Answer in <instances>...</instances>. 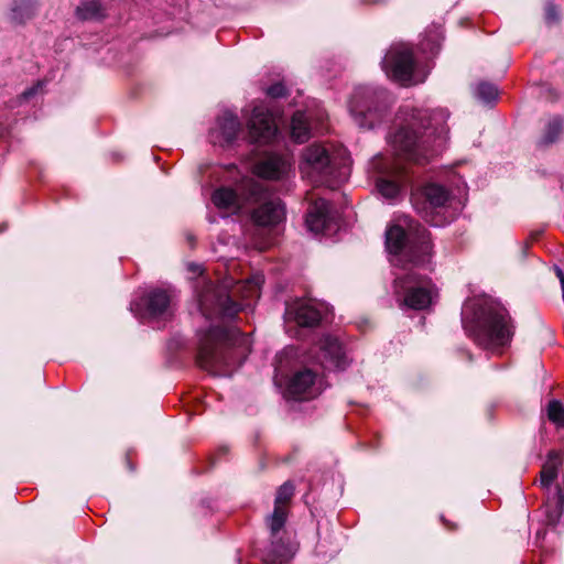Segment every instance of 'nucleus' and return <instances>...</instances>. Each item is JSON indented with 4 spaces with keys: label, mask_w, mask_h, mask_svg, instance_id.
Listing matches in <instances>:
<instances>
[{
    "label": "nucleus",
    "mask_w": 564,
    "mask_h": 564,
    "mask_svg": "<svg viewBox=\"0 0 564 564\" xmlns=\"http://www.w3.org/2000/svg\"><path fill=\"white\" fill-rule=\"evenodd\" d=\"M263 282L264 278L261 273H256L242 281L226 276L218 284L205 280L198 282L196 285L198 307L202 315L212 322L207 330L198 333L197 362L204 370L219 376H229L239 365L234 346L240 333L236 328L226 327L224 321L234 318L238 312L249 307L254 300L259 299Z\"/></svg>",
    "instance_id": "nucleus-1"
},
{
    "label": "nucleus",
    "mask_w": 564,
    "mask_h": 564,
    "mask_svg": "<svg viewBox=\"0 0 564 564\" xmlns=\"http://www.w3.org/2000/svg\"><path fill=\"white\" fill-rule=\"evenodd\" d=\"M400 115L402 124L390 138L397 155L423 164L442 152L448 134V113L444 109H410L404 106Z\"/></svg>",
    "instance_id": "nucleus-2"
},
{
    "label": "nucleus",
    "mask_w": 564,
    "mask_h": 564,
    "mask_svg": "<svg viewBox=\"0 0 564 564\" xmlns=\"http://www.w3.org/2000/svg\"><path fill=\"white\" fill-rule=\"evenodd\" d=\"M388 94L383 89L358 87L349 101V112L360 128L372 129L387 108Z\"/></svg>",
    "instance_id": "nucleus-8"
},
{
    "label": "nucleus",
    "mask_w": 564,
    "mask_h": 564,
    "mask_svg": "<svg viewBox=\"0 0 564 564\" xmlns=\"http://www.w3.org/2000/svg\"><path fill=\"white\" fill-rule=\"evenodd\" d=\"M297 350L286 347L275 356L274 382L284 383L283 394L291 400H312L326 388L324 377L311 368L296 369Z\"/></svg>",
    "instance_id": "nucleus-4"
},
{
    "label": "nucleus",
    "mask_w": 564,
    "mask_h": 564,
    "mask_svg": "<svg viewBox=\"0 0 564 564\" xmlns=\"http://www.w3.org/2000/svg\"><path fill=\"white\" fill-rule=\"evenodd\" d=\"M382 68L392 79L402 85H414L422 79L414 75V58L412 51L404 44L392 46L382 59Z\"/></svg>",
    "instance_id": "nucleus-11"
},
{
    "label": "nucleus",
    "mask_w": 564,
    "mask_h": 564,
    "mask_svg": "<svg viewBox=\"0 0 564 564\" xmlns=\"http://www.w3.org/2000/svg\"><path fill=\"white\" fill-rule=\"evenodd\" d=\"M250 142L269 143L276 134L272 113L263 104L256 105L247 122Z\"/></svg>",
    "instance_id": "nucleus-14"
},
{
    "label": "nucleus",
    "mask_w": 564,
    "mask_h": 564,
    "mask_svg": "<svg viewBox=\"0 0 564 564\" xmlns=\"http://www.w3.org/2000/svg\"><path fill=\"white\" fill-rule=\"evenodd\" d=\"M283 532V529L273 536L271 535V550L265 556V561L270 563L275 562H286L289 561L295 553L296 549L293 543H291L289 540H284L283 536H281V533Z\"/></svg>",
    "instance_id": "nucleus-22"
},
{
    "label": "nucleus",
    "mask_w": 564,
    "mask_h": 564,
    "mask_svg": "<svg viewBox=\"0 0 564 564\" xmlns=\"http://www.w3.org/2000/svg\"><path fill=\"white\" fill-rule=\"evenodd\" d=\"M327 306L307 299H296L286 303L285 323H295L301 327H313L319 324L327 313Z\"/></svg>",
    "instance_id": "nucleus-13"
},
{
    "label": "nucleus",
    "mask_w": 564,
    "mask_h": 564,
    "mask_svg": "<svg viewBox=\"0 0 564 564\" xmlns=\"http://www.w3.org/2000/svg\"><path fill=\"white\" fill-rule=\"evenodd\" d=\"M330 205L324 198L315 199L306 214L305 224L310 231L319 234L323 232L330 220Z\"/></svg>",
    "instance_id": "nucleus-21"
},
{
    "label": "nucleus",
    "mask_w": 564,
    "mask_h": 564,
    "mask_svg": "<svg viewBox=\"0 0 564 564\" xmlns=\"http://www.w3.org/2000/svg\"><path fill=\"white\" fill-rule=\"evenodd\" d=\"M248 204H257L251 220L259 228H272L285 218V207L279 198H270L264 186L256 181L248 185Z\"/></svg>",
    "instance_id": "nucleus-9"
},
{
    "label": "nucleus",
    "mask_w": 564,
    "mask_h": 564,
    "mask_svg": "<svg viewBox=\"0 0 564 564\" xmlns=\"http://www.w3.org/2000/svg\"><path fill=\"white\" fill-rule=\"evenodd\" d=\"M272 245L271 238L264 239L262 241L256 242V247L260 250H265Z\"/></svg>",
    "instance_id": "nucleus-34"
},
{
    "label": "nucleus",
    "mask_w": 564,
    "mask_h": 564,
    "mask_svg": "<svg viewBox=\"0 0 564 564\" xmlns=\"http://www.w3.org/2000/svg\"><path fill=\"white\" fill-rule=\"evenodd\" d=\"M465 330L475 343L494 352L510 344L513 330L508 311L489 297L468 300L462 311Z\"/></svg>",
    "instance_id": "nucleus-3"
},
{
    "label": "nucleus",
    "mask_w": 564,
    "mask_h": 564,
    "mask_svg": "<svg viewBox=\"0 0 564 564\" xmlns=\"http://www.w3.org/2000/svg\"><path fill=\"white\" fill-rule=\"evenodd\" d=\"M250 182L256 181L247 180L243 182L240 192L227 186L215 189L212 195L213 204L226 216L237 214L248 204L246 198L248 196V185Z\"/></svg>",
    "instance_id": "nucleus-16"
},
{
    "label": "nucleus",
    "mask_w": 564,
    "mask_h": 564,
    "mask_svg": "<svg viewBox=\"0 0 564 564\" xmlns=\"http://www.w3.org/2000/svg\"><path fill=\"white\" fill-rule=\"evenodd\" d=\"M37 8V0H13L10 19L17 24H23L36 14Z\"/></svg>",
    "instance_id": "nucleus-23"
},
{
    "label": "nucleus",
    "mask_w": 564,
    "mask_h": 564,
    "mask_svg": "<svg viewBox=\"0 0 564 564\" xmlns=\"http://www.w3.org/2000/svg\"><path fill=\"white\" fill-rule=\"evenodd\" d=\"M556 275H557V278L560 279V282H561L562 295H563V301H564V273L558 268L556 269Z\"/></svg>",
    "instance_id": "nucleus-35"
},
{
    "label": "nucleus",
    "mask_w": 564,
    "mask_h": 564,
    "mask_svg": "<svg viewBox=\"0 0 564 564\" xmlns=\"http://www.w3.org/2000/svg\"><path fill=\"white\" fill-rule=\"evenodd\" d=\"M421 267H405V273L394 279V293L401 306L421 311L430 307L436 296L432 280L417 272Z\"/></svg>",
    "instance_id": "nucleus-7"
},
{
    "label": "nucleus",
    "mask_w": 564,
    "mask_h": 564,
    "mask_svg": "<svg viewBox=\"0 0 564 564\" xmlns=\"http://www.w3.org/2000/svg\"><path fill=\"white\" fill-rule=\"evenodd\" d=\"M545 17L550 22L556 21L558 19V12L554 4L550 3L545 8Z\"/></svg>",
    "instance_id": "nucleus-32"
},
{
    "label": "nucleus",
    "mask_w": 564,
    "mask_h": 564,
    "mask_svg": "<svg viewBox=\"0 0 564 564\" xmlns=\"http://www.w3.org/2000/svg\"><path fill=\"white\" fill-rule=\"evenodd\" d=\"M449 194L445 187L438 184H427L420 193L412 194V203L415 209L422 215L426 223L440 227L445 223L438 219L434 212L445 206Z\"/></svg>",
    "instance_id": "nucleus-12"
},
{
    "label": "nucleus",
    "mask_w": 564,
    "mask_h": 564,
    "mask_svg": "<svg viewBox=\"0 0 564 564\" xmlns=\"http://www.w3.org/2000/svg\"><path fill=\"white\" fill-rule=\"evenodd\" d=\"M375 172L376 187L386 199H397L409 184V175L403 166L378 156L371 162Z\"/></svg>",
    "instance_id": "nucleus-10"
},
{
    "label": "nucleus",
    "mask_w": 564,
    "mask_h": 564,
    "mask_svg": "<svg viewBox=\"0 0 564 564\" xmlns=\"http://www.w3.org/2000/svg\"><path fill=\"white\" fill-rule=\"evenodd\" d=\"M291 170V160L285 155L270 154L254 165V173L265 180H281Z\"/></svg>",
    "instance_id": "nucleus-19"
},
{
    "label": "nucleus",
    "mask_w": 564,
    "mask_h": 564,
    "mask_svg": "<svg viewBox=\"0 0 564 564\" xmlns=\"http://www.w3.org/2000/svg\"><path fill=\"white\" fill-rule=\"evenodd\" d=\"M286 94L285 86L282 83H276L268 87L267 95L273 98L283 97Z\"/></svg>",
    "instance_id": "nucleus-31"
},
{
    "label": "nucleus",
    "mask_w": 564,
    "mask_h": 564,
    "mask_svg": "<svg viewBox=\"0 0 564 564\" xmlns=\"http://www.w3.org/2000/svg\"><path fill=\"white\" fill-rule=\"evenodd\" d=\"M173 296L167 290H150L142 299L144 315L151 318L166 316L170 313Z\"/></svg>",
    "instance_id": "nucleus-20"
},
{
    "label": "nucleus",
    "mask_w": 564,
    "mask_h": 564,
    "mask_svg": "<svg viewBox=\"0 0 564 564\" xmlns=\"http://www.w3.org/2000/svg\"><path fill=\"white\" fill-rule=\"evenodd\" d=\"M406 235L400 225L390 226L386 231V247L393 254L394 265L425 267L430 262L432 245L427 230L421 225L406 223Z\"/></svg>",
    "instance_id": "nucleus-5"
},
{
    "label": "nucleus",
    "mask_w": 564,
    "mask_h": 564,
    "mask_svg": "<svg viewBox=\"0 0 564 564\" xmlns=\"http://www.w3.org/2000/svg\"><path fill=\"white\" fill-rule=\"evenodd\" d=\"M546 411L552 423H564V405L558 400L550 401Z\"/></svg>",
    "instance_id": "nucleus-30"
},
{
    "label": "nucleus",
    "mask_w": 564,
    "mask_h": 564,
    "mask_svg": "<svg viewBox=\"0 0 564 564\" xmlns=\"http://www.w3.org/2000/svg\"><path fill=\"white\" fill-rule=\"evenodd\" d=\"M293 495L294 486L291 481L284 482L276 491L273 512L265 520L273 536L284 529L289 514V503Z\"/></svg>",
    "instance_id": "nucleus-17"
},
{
    "label": "nucleus",
    "mask_w": 564,
    "mask_h": 564,
    "mask_svg": "<svg viewBox=\"0 0 564 564\" xmlns=\"http://www.w3.org/2000/svg\"><path fill=\"white\" fill-rule=\"evenodd\" d=\"M139 303H131L130 310L135 314L140 313Z\"/></svg>",
    "instance_id": "nucleus-37"
},
{
    "label": "nucleus",
    "mask_w": 564,
    "mask_h": 564,
    "mask_svg": "<svg viewBox=\"0 0 564 564\" xmlns=\"http://www.w3.org/2000/svg\"><path fill=\"white\" fill-rule=\"evenodd\" d=\"M561 464L562 458L560 452H550L547 459L541 469L540 482L543 488H549L552 485V482L557 478L558 468Z\"/></svg>",
    "instance_id": "nucleus-24"
},
{
    "label": "nucleus",
    "mask_w": 564,
    "mask_h": 564,
    "mask_svg": "<svg viewBox=\"0 0 564 564\" xmlns=\"http://www.w3.org/2000/svg\"><path fill=\"white\" fill-rule=\"evenodd\" d=\"M562 129H563V121L561 118L556 117V118L551 119L545 128V132L542 138V142L544 144H550V143L555 142L558 139V137L562 132Z\"/></svg>",
    "instance_id": "nucleus-28"
},
{
    "label": "nucleus",
    "mask_w": 564,
    "mask_h": 564,
    "mask_svg": "<svg viewBox=\"0 0 564 564\" xmlns=\"http://www.w3.org/2000/svg\"><path fill=\"white\" fill-rule=\"evenodd\" d=\"M240 129L238 117L230 111H225L218 117L216 128L212 130L210 137L214 143L229 145L237 139Z\"/></svg>",
    "instance_id": "nucleus-18"
},
{
    "label": "nucleus",
    "mask_w": 564,
    "mask_h": 564,
    "mask_svg": "<svg viewBox=\"0 0 564 564\" xmlns=\"http://www.w3.org/2000/svg\"><path fill=\"white\" fill-rule=\"evenodd\" d=\"M475 95L484 102H491L498 96V88L494 84L480 83L475 89Z\"/></svg>",
    "instance_id": "nucleus-29"
},
{
    "label": "nucleus",
    "mask_w": 564,
    "mask_h": 564,
    "mask_svg": "<svg viewBox=\"0 0 564 564\" xmlns=\"http://www.w3.org/2000/svg\"><path fill=\"white\" fill-rule=\"evenodd\" d=\"M316 360L326 370H344L349 364L343 345L330 335H325L319 339Z\"/></svg>",
    "instance_id": "nucleus-15"
},
{
    "label": "nucleus",
    "mask_w": 564,
    "mask_h": 564,
    "mask_svg": "<svg viewBox=\"0 0 564 564\" xmlns=\"http://www.w3.org/2000/svg\"><path fill=\"white\" fill-rule=\"evenodd\" d=\"M189 270H192L194 273H198V274L203 273V269L198 264H191Z\"/></svg>",
    "instance_id": "nucleus-36"
},
{
    "label": "nucleus",
    "mask_w": 564,
    "mask_h": 564,
    "mask_svg": "<svg viewBox=\"0 0 564 564\" xmlns=\"http://www.w3.org/2000/svg\"><path fill=\"white\" fill-rule=\"evenodd\" d=\"M345 151L339 150L336 154L319 143H313L306 147L301 154L300 171L304 178H307L315 185H325L336 187L343 180L338 166L344 164Z\"/></svg>",
    "instance_id": "nucleus-6"
},
{
    "label": "nucleus",
    "mask_w": 564,
    "mask_h": 564,
    "mask_svg": "<svg viewBox=\"0 0 564 564\" xmlns=\"http://www.w3.org/2000/svg\"><path fill=\"white\" fill-rule=\"evenodd\" d=\"M291 135L297 143H303L308 140L311 135V124L308 117L303 111H296L291 120Z\"/></svg>",
    "instance_id": "nucleus-25"
},
{
    "label": "nucleus",
    "mask_w": 564,
    "mask_h": 564,
    "mask_svg": "<svg viewBox=\"0 0 564 564\" xmlns=\"http://www.w3.org/2000/svg\"><path fill=\"white\" fill-rule=\"evenodd\" d=\"M40 87H41V83H37L35 86L26 89L25 91H23L22 98L29 99V98L33 97L37 93Z\"/></svg>",
    "instance_id": "nucleus-33"
},
{
    "label": "nucleus",
    "mask_w": 564,
    "mask_h": 564,
    "mask_svg": "<svg viewBox=\"0 0 564 564\" xmlns=\"http://www.w3.org/2000/svg\"><path fill=\"white\" fill-rule=\"evenodd\" d=\"M77 19L82 21L104 18L105 9L100 0H82L75 10Z\"/></svg>",
    "instance_id": "nucleus-26"
},
{
    "label": "nucleus",
    "mask_w": 564,
    "mask_h": 564,
    "mask_svg": "<svg viewBox=\"0 0 564 564\" xmlns=\"http://www.w3.org/2000/svg\"><path fill=\"white\" fill-rule=\"evenodd\" d=\"M564 502V494L561 489H557L556 495L552 501H547L545 505V514L549 524H556L562 516V507Z\"/></svg>",
    "instance_id": "nucleus-27"
}]
</instances>
